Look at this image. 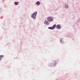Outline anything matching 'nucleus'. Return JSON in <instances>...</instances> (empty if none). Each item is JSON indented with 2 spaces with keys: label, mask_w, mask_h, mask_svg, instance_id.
Segmentation results:
<instances>
[{
  "label": "nucleus",
  "mask_w": 80,
  "mask_h": 80,
  "mask_svg": "<svg viewBox=\"0 0 80 80\" xmlns=\"http://www.w3.org/2000/svg\"><path fill=\"white\" fill-rule=\"evenodd\" d=\"M37 12H36L32 14L31 15V17L32 18H36V16L37 15Z\"/></svg>",
  "instance_id": "1"
},
{
  "label": "nucleus",
  "mask_w": 80,
  "mask_h": 80,
  "mask_svg": "<svg viewBox=\"0 0 80 80\" xmlns=\"http://www.w3.org/2000/svg\"><path fill=\"white\" fill-rule=\"evenodd\" d=\"M48 20L49 22H52V21H53V18L51 17H48Z\"/></svg>",
  "instance_id": "2"
},
{
  "label": "nucleus",
  "mask_w": 80,
  "mask_h": 80,
  "mask_svg": "<svg viewBox=\"0 0 80 80\" xmlns=\"http://www.w3.org/2000/svg\"><path fill=\"white\" fill-rule=\"evenodd\" d=\"M56 27V25L55 24L54 25L52 28L50 27L48 28L49 29H51V30H53L54 28H55Z\"/></svg>",
  "instance_id": "3"
},
{
  "label": "nucleus",
  "mask_w": 80,
  "mask_h": 80,
  "mask_svg": "<svg viewBox=\"0 0 80 80\" xmlns=\"http://www.w3.org/2000/svg\"><path fill=\"white\" fill-rule=\"evenodd\" d=\"M56 28H57L59 29L61 28V27L60 25H58L56 26Z\"/></svg>",
  "instance_id": "4"
},
{
  "label": "nucleus",
  "mask_w": 80,
  "mask_h": 80,
  "mask_svg": "<svg viewBox=\"0 0 80 80\" xmlns=\"http://www.w3.org/2000/svg\"><path fill=\"white\" fill-rule=\"evenodd\" d=\"M44 24L48 25V22L47 21H45L44 22Z\"/></svg>",
  "instance_id": "5"
},
{
  "label": "nucleus",
  "mask_w": 80,
  "mask_h": 80,
  "mask_svg": "<svg viewBox=\"0 0 80 80\" xmlns=\"http://www.w3.org/2000/svg\"><path fill=\"white\" fill-rule=\"evenodd\" d=\"M4 57V56L3 55L0 56V60H2V58H3Z\"/></svg>",
  "instance_id": "6"
},
{
  "label": "nucleus",
  "mask_w": 80,
  "mask_h": 80,
  "mask_svg": "<svg viewBox=\"0 0 80 80\" xmlns=\"http://www.w3.org/2000/svg\"><path fill=\"white\" fill-rule=\"evenodd\" d=\"M36 4H37V5H40V2L39 1H38L36 2Z\"/></svg>",
  "instance_id": "7"
},
{
  "label": "nucleus",
  "mask_w": 80,
  "mask_h": 80,
  "mask_svg": "<svg viewBox=\"0 0 80 80\" xmlns=\"http://www.w3.org/2000/svg\"><path fill=\"white\" fill-rule=\"evenodd\" d=\"M14 3L16 5H18V2H15Z\"/></svg>",
  "instance_id": "8"
},
{
  "label": "nucleus",
  "mask_w": 80,
  "mask_h": 80,
  "mask_svg": "<svg viewBox=\"0 0 80 80\" xmlns=\"http://www.w3.org/2000/svg\"><path fill=\"white\" fill-rule=\"evenodd\" d=\"M65 8H68V5H66L65 6Z\"/></svg>",
  "instance_id": "9"
}]
</instances>
